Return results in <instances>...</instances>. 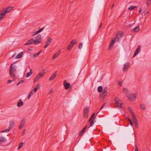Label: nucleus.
<instances>
[{
    "label": "nucleus",
    "mask_w": 151,
    "mask_h": 151,
    "mask_svg": "<svg viewBox=\"0 0 151 151\" xmlns=\"http://www.w3.org/2000/svg\"><path fill=\"white\" fill-rule=\"evenodd\" d=\"M104 0H96L95 2L91 17L90 26L91 28V34L96 32L99 24V14L100 11L102 8Z\"/></svg>",
    "instance_id": "1"
},
{
    "label": "nucleus",
    "mask_w": 151,
    "mask_h": 151,
    "mask_svg": "<svg viewBox=\"0 0 151 151\" xmlns=\"http://www.w3.org/2000/svg\"><path fill=\"white\" fill-rule=\"evenodd\" d=\"M84 54H81L78 58V61L77 65L74 70L75 76L77 77L80 74L79 72L80 71V68L81 65L82 61L83 59V57Z\"/></svg>",
    "instance_id": "2"
},
{
    "label": "nucleus",
    "mask_w": 151,
    "mask_h": 151,
    "mask_svg": "<svg viewBox=\"0 0 151 151\" xmlns=\"http://www.w3.org/2000/svg\"><path fill=\"white\" fill-rule=\"evenodd\" d=\"M88 39L87 37H85L83 40V43H81L79 44L78 48L82 50V52H84V53L86 51L87 43Z\"/></svg>",
    "instance_id": "3"
},
{
    "label": "nucleus",
    "mask_w": 151,
    "mask_h": 151,
    "mask_svg": "<svg viewBox=\"0 0 151 151\" xmlns=\"http://www.w3.org/2000/svg\"><path fill=\"white\" fill-rule=\"evenodd\" d=\"M120 57L118 61V63L120 65L123 64L125 62L124 59L125 58V52L122 47H121L120 51Z\"/></svg>",
    "instance_id": "4"
},
{
    "label": "nucleus",
    "mask_w": 151,
    "mask_h": 151,
    "mask_svg": "<svg viewBox=\"0 0 151 151\" xmlns=\"http://www.w3.org/2000/svg\"><path fill=\"white\" fill-rule=\"evenodd\" d=\"M85 145V143L79 142L78 145L75 148V151H83L82 148Z\"/></svg>",
    "instance_id": "5"
},
{
    "label": "nucleus",
    "mask_w": 151,
    "mask_h": 151,
    "mask_svg": "<svg viewBox=\"0 0 151 151\" xmlns=\"http://www.w3.org/2000/svg\"><path fill=\"white\" fill-rule=\"evenodd\" d=\"M127 97H128V99L131 102H133L135 100L136 95L135 94H126Z\"/></svg>",
    "instance_id": "6"
},
{
    "label": "nucleus",
    "mask_w": 151,
    "mask_h": 151,
    "mask_svg": "<svg viewBox=\"0 0 151 151\" xmlns=\"http://www.w3.org/2000/svg\"><path fill=\"white\" fill-rule=\"evenodd\" d=\"M45 74V70L43 69L42 70V73H39L37 75L36 77L34 79V82L35 83L40 78L42 77Z\"/></svg>",
    "instance_id": "7"
},
{
    "label": "nucleus",
    "mask_w": 151,
    "mask_h": 151,
    "mask_svg": "<svg viewBox=\"0 0 151 151\" xmlns=\"http://www.w3.org/2000/svg\"><path fill=\"white\" fill-rule=\"evenodd\" d=\"M13 64H11L10 67V72L9 74L11 76L13 77V78H14L15 76V74L14 73L16 71V69L15 68L13 67L12 66Z\"/></svg>",
    "instance_id": "8"
},
{
    "label": "nucleus",
    "mask_w": 151,
    "mask_h": 151,
    "mask_svg": "<svg viewBox=\"0 0 151 151\" xmlns=\"http://www.w3.org/2000/svg\"><path fill=\"white\" fill-rule=\"evenodd\" d=\"M115 101L116 104V107H119L120 109L122 108V101H121L118 98H116L115 99Z\"/></svg>",
    "instance_id": "9"
},
{
    "label": "nucleus",
    "mask_w": 151,
    "mask_h": 151,
    "mask_svg": "<svg viewBox=\"0 0 151 151\" xmlns=\"http://www.w3.org/2000/svg\"><path fill=\"white\" fill-rule=\"evenodd\" d=\"M76 42L75 40H73L71 42L70 44L68 45L67 50L69 51L72 48L74 45V44H76Z\"/></svg>",
    "instance_id": "10"
},
{
    "label": "nucleus",
    "mask_w": 151,
    "mask_h": 151,
    "mask_svg": "<svg viewBox=\"0 0 151 151\" xmlns=\"http://www.w3.org/2000/svg\"><path fill=\"white\" fill-rule=\"evenodd\" d=\"M89 110V108L88 107H86L84 110V118H86L88 117V112Z\"/></svg>",
    "instance_id": "11"
},
{
    "label": "nucleus",
    "mask_w": 151,
    "mask_h": 151,
    "mask_svg": "<svg viewBox=\"0 0 151 151\" xmlns=\"http://www.w3.org/2000/svg\"><path fill=\"white\" fill-rule=\"evenodd\" d=\"M130 64L129 63H127L124 64L123 68V70L124 72L126 71L129 68Z\"/></svg>",
    "instance_id": "12"
},
{
    "label": "nucleus",
    "mask_w": 151,
    "mask_h": 151,
    "mask_svg": "<svg viewBox=\"0 0 151 151\" xmlns=\"http://www.w3.org/2000/svg\"><path fill=\"white\" fill-rule=\"evenodd\" d=\"M52 41V39L50 37L48 38L46 44L44 46V48H47L48 45L50 44Z\"/></svg>",
    "instance_id": "13"
},
{
    "label": "nucleus",
    "mask_w": 151,
    "mask_h": 151,
    "mask_svg": "<svg viewBox=\"0 0 151 151\" xmlns=\"http://www.w3.org/2000/svg\"><path fill=\"white\" fill-rule=\"evenodd\" d=\"M66 81H65L64 82L63 85L65 89H68L70 86V84L68 83H66Z\"/></svg>",
    "instance_id": "14"
},
{
    "label": "nucleus",
    "mask_w": 151,
    "mask_h": 151,
    "mask_svg": "<svg viewBox=\"0 0 151 151\" xmlns=\"http://www.w3.org/2000/svg\"><path fill=\"white\" fill-rule=\"evenodd\" d=\"M140 50V46L139 45L137 47V49L134 52L133 57H134L136 55L138 54Z\"/></svg>",
    "instance_id": "15"
},
{
    "label": "nucleus",
    "mask_w": 151,
    "mask_h": 151,
    "mask_svg": "<svg viewBox=\"0 0 151 151\" xmlns=\"http://www.w3.org/2000/svg\"><path fill=\"white\" fill-rule=\"evenodd\" d=\"M113 131H114L113 129H109L107 128H105L104 130V132L108 134L111 132Z\"/></svg>",
    "instance_id": "16"
},
{
    "label": "nucleus",
    "mask_w": 151,
    "mask_h": 151,
    "mask_svg": "<svg viewBox=\"0 0 151 151\" xmlns=\"http://www.w3.org/2000/svg\"><path fill=\"white\" fill-rule=\"evenodd\" d=\"M61 52L60 50L58 51L53 56L52 60H54L57 58Z\"/></svg>",
    "instance_id": "17"
},
{
    "label": "nucleus",
    "mask_w": 151,
    "mask_h": 151,
    "mask_svg": "<svg viewBox=\"0 0 151 151\" xmlns=\"http://www.w3.org/2000/svg\"><path fill=\"white\" fill-rule=\"evenodd\" d=\"M133 122L135 124V127L136 128H138V121L136 118V117L132 118Z\"/></svg>",
    "instance_id": "18"
},
{
    "label": "nucleus",
    "mask_w": 151,
    "mask_h": 151,
    "mask_svg": "<svg viewBox=\"0 0 151 151\" xmlns=\"http://www.w3.org/2000/svg\"><path fill=\"white\" fill-rule=\"evenodd\" d=\"M128 110L129 111L132 116V118H133L135 117L134 115V114L133 113L132 108L130 107H129L128 108Z\"/></svg>",
    "instance_id": "19"
},
{
    "label": "nucleus",
    "mask_w": 151,
    "mask_h": 151,
    "mask_svg": "<svg viewBox=\"0 0 151 151\" xmlns=\"http://www.w3.org/2000/svg\"><path fill=\"white\" fill-rule=\"evenodd\" d=\"M2 11L0 12V21L2 20L5 17L6 14L4 13H2Z\"/></svg>",
    "instance_id": "20"
},
{
    "label": "nucleus",
    "mask_w": 151,
    "mask_h": 151,
    "mask_svg": "<svg viewBox=\"0 0 151 151\" xmlns=\"http://www.w3.org/2000/svg\"><path fill=\"white\" fill-rule=\"evenodd\" d=\"M57 76V72H56L54 74H53L49 79L50 81H51L54 79Z\"/></svg>",
    "instance_id": "21"
},
{
    "label": "nucleus",
    "mask_w": 151,
    "mask_h": 151,
    "mask_svg": "<svg viewBox=\"0 0 151 151\" xmlns=\"http://www.w3.org/2000/svg\"><path fill=\"white\" fill-rule=\"evenodd\" d=\"M116 40H115V39L114 38V39H113L111 41V42L110 43L109 47L108 48V49L109 50H111V49H110V47H111L115 43V41Z\"/></svg>",
    "instance_id": "22"
},
{
    "label": "nucleus",
    "mask_w": 151,
    "mask_h": 151,
    "mask_svg": "<svg viewBox=\"0 0 151 151\" xmlns=\"http://www.w3.org/2000/svg\"><path fill=\"white\" fill-rule=\"evenodd\" d=\"M25 123L24 120L23 119L22 120L21 123L19 127V128L20 129H21L24 126Z\"/></svg>",
    "instance_id": "23"
},
{
    "label": "nucleus",
    "mask_w": 151,
    "mask_h": 151,
    "mask_svg": "<svg viewBox=\"0 0 151 151\" xmlns=\"http://www.w3.org/2000/svg\"><path fill=\"white\" fill-rule=\"evenodd\" d=\"M78 95H73L72 97V101H73L76 102L77 100L78 99Z\"/></svg>",
    "instance_id": "24"
},
{
    "label": "nucleus",
    "mask_w": 151,
    "mask_h": 151,
    "mask_svg": "<svg viewBox=\"0 0 151 151\" xmlns=\"http://www.w3.org/2000/svg\"><path fill=\"white\" fill-rule=\"evenodd\" d=\"M33 39H31L29 40L28 41H27V43L25 44H24V45H29L31 44H33Z\"/></svg>",
    "instance_id": "25"
},
{
    "label": "nucleus",
    "mask_w": 151,
    "mask_h": 151,
    "mask_svg": "<svg viewBox=\"0 0 151 151\" xmlns=\"http://www.w3.org/2000/svg\"><path fill=\"white\" fill-rule=\"evenodd\" d=\"M44 29V27H43L40 29L38 31H36L34 33V34H33L32 36H34V35L37 34L41 32L42 31L43 29Z\"/></svg>",
    "instance_id": "26"
},
{
    "label": "nucleus",
    "mask_w": 151,
    "mask_h": 151,
    "mask_svg": "<svg viewBox=\"0 0 151 151\" xmlns=\"http://www.w3.org/2000/svg\"><path fill=\"white\" fill-rule=\"evenodd\" d=\"M139 29V26L138 25L137 26L135 27L134 28L132 29V31L134 32H138Z\"/></svg>",
    "instance_id": "27"
},
{
    "label": "nucleus",
    "mask_w": 151,
    "mask_h": 151,
    "mask_svg": "<svg viewBox=\"0 0 151 151\" xmlns=\"http://www.w3.org/2000/svg\"><path fill=\"white\" fill-rule=\"evenodd\" d=\"M23 104V103L22 101L21 100H20L17 103V105L18 107H20L22 106Z\"/></svg>",
    "instance_id": "28"
},
{
    "label": "nucleus",
    "mask_w": 151,
    "mask_h": 151,
    "mask_svg": "<svg viewBox=\"0 0 151 151\" xmlns=\"http://www.w3.org/2000/svg\"><path fill=\"white\" fill-rule=\"evenodd\" d=\"M6 141L5 138L2 137H0V144Z\"/></svg>",
    "instance_id": "29"
},
{
    "label": "nucleus",
    "mask_w": 151,
    "mask_h": 151,
    "mask_svg": "<svg viewBox=\"0 0 151 151\" xmlns=\"http://www.w3.org/2000/svg\"><path fill=\"white\" fill-rule=\"evenodd\" d=\"M33 43H34L35 44L37 45L38 43H41V41L40 40H34L33 39Z\"/></svg>",
    "instance_id": "30"
},
{
    "label": "nucleus",
    "mask_w": 151,
    "mask_h": 151,
    "mask_svg": "<svg viewBox=\"0 0 151 151\" xmlns=\"http://www.w3.org/2000/svg\"><path fill=\"white\" fill-rule=\"evenodd\" d=\"M76 102L73 101H72L71 102L70 104V108H71L73 107L74 106L75 104H76Z\"/></svg>",
    "instance_id": "31"
},
{
    "label": "nucleus",
    "mask_w": 151,
    "mask_h": 151,
    "mask_svg": "<svg viewBox=\"0 0 151 151\" xmlns=\"http://www.w3.org/2000/svg\"><path fill=\"white\" fill-rule=\"evenodd\" d=\"M40 87V84H38L37 85L35 86L34 89V92H36L37 89L39 88Z\"/></svg>",
    "instance_id": "32"
},
{
    "label": "nucleus",
    "mask_w": 151,
    "mask_h": 151,
    "mask_svg": "<svg viewBox=\"0 0 151 151\" xmlns=\"http://www.w3.org/2000/svg\"><path fill=\"white\" fill-rule=\"evenodd\" d=\"M30 71L29 72L27 73L26 74V77L27 78L30 76L32 73V71L31 69H30Z\"/></svg>",
    "instance_id": "33"
},
{
    "label": "nucleus",
    "mask_w": 151,
    "mask_h": 151,
    "mask_svg": "<svg viewBox=\"0 0 151 151\" xmlns=\"http://www.w3.org/2000/svg\"><path fill=\"white\" fill-rule=\"evenodd\" d=\"M23 54V52H22L19 53L17 56L15 57V58H20Z\"/></svg>",
    "instance_id": "34"
},
{
    "label": "nucleus",
    "mask_w": 151,
    "mask_h": 151,
    "mask_svg": "<svg viewBox=\"0 0 151 151\" xmlns=\"http://www.w3.org/2000/svg\"><path fill=\"white\" fill-rule=\"evenodd\" d=\"M34 91L33 90H32L29 94L28 95V99H29L30 97L34 93Z\"/></svg>",
    "instance_id": "35"
},
{
    "label": "nucleus",
    "mask_w": 151,
    "mask_h": 151,
    "mask_svg": "<svg viewBox=\"0 0 151 151\" xmlns=\"http://www.w3.org/2000/svg\"><path fill=\"white\" fill-rule=\"evenodd\" d=\"M107 94L106 93H102L101 94V95L100 96V98L102 99H103L106 96Z\"/></svg>",
    "instance_id": "36"
},
{
    "label": "nucleus",
    "mask_w": 151,
    "mask_h": 151,
    "mask_svg": "<svg viewBox=\"0 0 151 151\" xmlns=\"http://www.w3.org/2000/svg\"><path fill=\"white\" fill-rule=\"evenodd\" d=\"M85 131V129H83L82 130L79 132L78 135L81 136L84 133Z\"/></svg>",
    "instance_id": "37"
},
{
    "label": "nucleus",
    "mask_w": 151,
    "mask_h": 151,
    "mask_svg": "<svg viewBox=\"0 0 151 151\" xmlns=\"http://www.w3.org/2000/svg\"><path fill=\"white\" fill-rule=\"evenodd\" d=\"M36 40H40L41 41L42 39L41 35H37V36L36 37Z\"/></svg>",
    "instance_id": "38"
},
{
    "label": "nucleus",
    "mask_w": 151,
    "mask_h": 151,
    "mask_svg": "<svg viewBox=\"0 0 151 151\" xmlns=\"http://www.w3.org/2000/svg\"><path fill=\"white\" fill-rule=\"evenodd\" d=\"M67 126L64 127H63V133L64 134L65 132H67Z\"/></svg>",
    "instance_id": "39"
},
{
    "label": "nucleus",
    "mask_w": 151,
    "mask_h": 151,
    "mask_svg": "<svg viewBox=\"0 0 151 151\" xmlns=\"http://www.w3.org/2000/svg\"><path fill=\"white\" fill-rule=\"evenodd\" d=\"M121 38V37H120L119 35H118L117 34L116 35V37L114 38L116 40V41H119V39Z\"/></svg>",
    "instance_id": "40"
},
{
    "label": "nucleus",
    "mask_w": 151,
    "mask_h": 151,
    "mask_svg": "<svg viewBox=\"0 0 151 151\" xmlns=\"http://www.w3.org/2000/svg\"><path fill=\"white\" fill-rule=\"evenodd\" d=\"M13 7L11 6H8L6 8V9L8 10L9 12L12 10L13 9Z\"/></svg>",
    "instance_id": "41"
},
{
    "label": "nucleus",
    "mask_w": 151,
    "mask_h": 151,
    "mask_svg": "<svg viewBox=\"0 0 151 151\" xmlns=\"http://www.w3.org/2000/svg\"><path fill=\"white\" fill-rule=\"evenodd\" d=\"M123 91L125 93H126V94H129V93L128 92V90L126 88H124L123 89Z\"/></svg>",
    "instance_id": "42"
},
{
    "label": "nucleus",
    "mask_w": 151,
    "mask_h": 151,
    "mask_svg": "<svg viewBox=\"0 0 151 151\" xmlns=\"http://www.w3.org/2000/svg\"><path fill=\"white\" fill-rule=\"evenodd\" d=\"M137 7L136 6H131L128 9L129 10H132Z\"/></svg>",
    "instance_id": "43"
},
{
    "label": "nucleus",
    "mask_w": 151,
    "mask_h": 151,
    "mask_svg": "<svg viewBox=\"0 0 151 151\" xmlns=\"http://www.w3.org/2000/svg\"><path fill=\"white\" fill-rule=\"evenodd\" d=\"M102 90V87L101 86H99L97 89V91L99 92H101Z\"/></svg>",
    "instance_id": "44"
},
{
    "label": "nucleus",
    "mask_w": 151,
    "mask_h": 151,
    "mask_svg": "<svg viewBox=\"0 0 151 151\" xmlns=\"http://www.w3.org/2000/svg\"><path fill=\"white\" fill-rule=\"evenodd\" d=\"M107 88L106 87L104 88L103 89L102 93L107 94Z\"/></svg>",
    "instance_id": "45"
},
{
    "label": "nucleus",
    "mask_w": 151,
    "mask_h": 151,
    "mask_svg": "<svg viewBox=\"0 0 151 151\" xmlns=\"http://www.w3.org/2000/svg\"><path fill=\"white\" fill-rule=\"evenodd\" d=\"M140 108L142 109L145 110V105L143 104H141Z\"/></svg>",
    "instance_id": "46"
},
{
    "label": "nucleus",
    "mask_w": 151,
    "mask_h": 151,
    "mask_svg": "<svg viewBox=\"0 0 151 151\" xmlns=\"http://www.w3.org/2000/svg\"><path fill=\"white\" fill-rule=\"evenodd\" d=\"M147 1L146 4L148 6L151 3V0H146Z\"/></svg>",
    "instance_id": "47"
},
{
    "label": "nucleus",
    "mask_w": 151,
    "mask_h": 151,
    "mask_svg": "<svg viewBox=\"0 0 151 151\" xmlns=\"http://www.w3.org/2000/svg\"><path fill=\"white\" fill-rule=\"evenodd\" d=\"M23 144V143L22 142L21 143H20L18 146V149H20L22 147V145Z\"/></svg>",
    "instance_id": "48"
},
{
    "label": "nucleus",
    "mask_w": 151,
    "mask_h": 151,
    "mask_svg": "<svg viewBox=\"0 0 151 151\" xmlns=\"http://www.w3.org/2000/svg\"><path fill=\"white\" fill-rule=\"evenodd\" d=\"M14 123L13 122H11L10 123V125L9 126V129H11L12 127V125H14Z\"/></svg>",
    "instance_id": "49"
},
{
    "label": "nucleus",
    "mask_w": 151,
    "mask_h": 151,
    "mask_svg": "<svg viewBox=\"0 0 151 151\" xmlns=\"http://www.w3.org/2000/svg\"><path fill=\"white\" fill-rule=\"evenodd\" d=\"M39 55V53H38V52L36 53L35 54H34V55H33V58H35L36 57H37Z\"/></svg>",
    "instance_id": "50"
},
{
    "label": "nucleus",
    "mask_w": 151,
    "mask_h": 151,
    "mask_svg": "<svg viewBox=\"0 0 151 151\" xmlns=\"http://www.w3.org/2000/svg\"><path fill=\"white\" fill-rule=\"evenodd\" d=\"M105 103H104V104H102V105L101 108L100 109L99 111V114H101V112L100 111L103 108V107H104V106L105 105Z\"/></svg>",
    "instance_id": "51"
},
{
    "label": "nucleus",
    "mask_w": 151,
    "mask_h": 151,
    "mask_svg": "<svg viewBox=\"0 0 151 151\" xmlns=\"http://www.w3.org/2000/svg\"><path fill=\"white\" fill-rule=\"evenodd\" d=\"M5 9V10L2 11V13H4L5 14L6 13H8V12H9V11H8V10H7L6 9V8L5 9Z\"/></svg>",
    "instance_id": "52"
},
{
    "label": "nucleus",
    "mask_w": 151,
    "mask_h": 151,
    "mask_svg": "<svg viewBox=\"0 0 151 151\" xmlns=\"http://www.w3.org/2000/svg\"><path fill=\"white\" fill-rule=\"evenodd\" d=\"M5 9V10L2 11V13H4L5 14L6 13H8V12H9V11H8V10H7L6 9V8L5 9Z\"/></svg>",
    "instance_id": "53"
},
{
    "label": "nucleus",
    "mask_w": 151,
    "mask_h": 151,
    "mask_svg": "<svg viewBox=\"0 0 151 151\" xmlns=\"http://www.w3.org/2000/svg\"><path fill=\"white\" fill-rule=\"evenodd\" d=\"M10 129H6L5 130H3V131H1V132H7V131H9V130Z\"/></svg>",
    "instance_id": "54"
},
{
    "label": "nucleus",
    "mask_w": 151,
    "mask_h": 151,
    "mask_svg": "<svg viewBox=\"0 0 151 151\" xmlns=\"http://www.w3.org/2000/svg\"><path fill=\"white\" fill-rule=\"evenodd\" d=\"M15 80V79H14L13 80H9L7 82V83H11L12 82V81H14Z\"/></svg>",
    "instance_id": "55"
},
{
    "label": "nucleus",
    "mask_w": 151,
    "mask_h": 151,
    "mask_svg": "<svg viewBox=\"0 0 151 151\" xmlns=\"http://www.w3.org/2000/svg\"><path fill=\"white\" fill-rule=\"evenodd\" d=\"M119 127V126H117V125H115V124H114L113 125V127L112 128L114 127V128H117Z\"/></svg>",
    "instance_id": "56"
},
{
    "label": "nucleus",
    "mask_w": 151,
    "mask_h": 151,
    "mask_svg": "<svg viewBox=\"0 0 151 151\" xmlns=\"http://www.w3.org/2000/svg\"><path fill=\"white\" fill-rule=\"evenodd\" d=\"M94 119H93L91 122L90 123V127L91 126L92 124H93V120Z\"/></svg>",
    "instance_id": "57"
},
{
    "label": "nucleus",
    "mask_w": 151,
    "mask_h": 151,
    "mask_svg": "<svg viewBox=\"0 0 151 151\" xmlns=\"http://www.w3.org/2000/svg\"><path fill=\"white\" fill-rule=\"evenodd\" d=\"M24 82V80H21L19 82V83L20 84Z\"/></svg>",
    "instance_id": "58"
},
{
    "label": "nucleus",
    "mask_w": 151,
    "mask_h": 151,
    "mask_svg": "<svg viewBox=\"0 0 151 151\" xmlns=\"http://www.w3.org/2000/svg\"><path fill=\"white\" fill-rule=\"evenodd\" d=\"M122 81H119V82L118 84L119 86H122Z\"/></svg>",
    "instance_id": "59"
},
{
    "label": "nucleus",
    "mask_w": 151,
    "mask_h": 151,
    "mask_svg": "<svg viewBox=\"0 0 151 151\" xmlns=\"http://www.w3.org/2000/svg\"><path fill=\"white\" fill-rule=\"evenodd\" d=\"M118 35H119V36H120V37H122L123 36V34H121V33H118Z\"/></svg>",
    "instance_id": "60"
},
{
    "label": "nucleus",
    "mask_w": 151,
    "mask_h": 151,
    "mask_svg": "<svg viewBox=\"0 0 151 151\" xmlns=\"http://www.w3.org/2000/svg\"><path fill=\"white\" fill-rule=\"evenodd\" d=\"M52 92H53L52 90V89L50 90L49 91V92L48 93V94H50Z\"/></svg>",
    "instance_id": "61"
},
{
    "label": "nucleus",
    "mask_w": 151,
    "mask_h": 151,
    "mask_svg": "<svg viewBox=\"0 0 151 151\" xmlns=\"http://www.w3.org/2000/svg\"><path fill=\"white\" fill-rule=\"evenodd\" d=\"M138 148H137V146L136 145L135 146V151H138Z\"/></svg>",
    "instance_id": "62"
},
{
    "label": "nucleus",
    "mask_w": 151,
    "mask_h": 151,
    "mask_svg": "<svg viewBox=\"0 0 151 151\" xmlns=\"http://www.w3.org/2000/svg\"><path fill=\"white\" fill-rule=\"evenodd\" d=\"M102 22H101V23H100V25L99 26V27L98 29H99L100 28H101V25H102Z\"/></svg>",
    "instance_id": "63"
},
{
    "label": "nucleus",
    "mask_w": 151,
    "mask_h": 151,
    "mask_svg": "<svg viewBox=\"0 0 151 151\" xmlns=\"http://www.w3.org/2000/svg\"><path fill=\"white\" fill-rule=\"evenodd\" d=\"M2 31V28H0V34H1V32Z\"/></svg>",
    "instance_id": "64"
}]
</instances>
